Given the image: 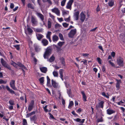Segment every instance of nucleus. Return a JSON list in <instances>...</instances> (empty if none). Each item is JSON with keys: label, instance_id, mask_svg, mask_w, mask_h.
<instances>
[{"label": "nucleus", "instance_id": "f257e3e1", "mask_svg": "<svg viewBox=\"0 0 125 125\" xmlns=\"http://www.w3.org/2000/svg\"><path fill=\"white\" fill-rule=\"evenodd\" d=\"M52 51V49L51 47H48L47 48L43 55L44 58H48L49 56L51 54Z\"/></svg>", "mask_w": 125, "mask_h": 125}, {"label": "nucleus", "instance_id": "f03ea898", "mask_svg": "<svg viewBox=\"0 0 125 125\" xmlns=\"http://www.w3.org/2000/svg\"><path fill=\"white\" fill-rule=\"evenodd\" d=\"M0 61L2 65L4 67L10 70H11V68L10 67L7 63L6 62L3 58H1Z\"/></svg>", "mask_w": 125, "mask_h": 125}, {"label": "nucleus", "instance_id": "7ed1b4c3", "mask_svg": "<svg viewBox=\"0 0 125 125\" xmlns=\"http://www.w3.org/2000/svg\"><path fill=\"white\" fill-rule=\"evenodd\" d=\"M76 33V29H72L68 34V37L71 38H73Z\"/></svg>", "mask_w": 125, "mask_h": 125}, {"label": "nucleus", "instance_id": "20e7f679", "mask_svg": "<svg viewBox=\"0 0 125 125\" xmlns=\"http://www.w3.org/2000/svg\"><path fill=\"white\" fill-rule=\"evenodd\" d=\"M73 1V0H69L67 3L66 7V8L71 10L72 9V6Z\"/></svg>", "mask_w": 125, "mask_h": 125}, {"label": "nucleus", "instance_id": "39448f33", "mask_svg": "<svg viewBox=\"0 0 125 125\" xmlns=\"http://www.w3.org/2000/svg\"><path fill=\"white\" fill-rule=\"evenodd\" d=\"M117 62L119 66H123V60L121 57H118L117 59Z\"/></svg>", "mask_w": 125, "mask_h": 125}, {"label": "nucleus", "instance_id": "423d86ee", "mask_svg": "<svg viewBox=\"0 0 125 125\" xmlns=\"http://www.w3.org/2000/svg\"><path fill=\"white\" fill-rule=\"evenodd\" d=\"M36 14L37 16L40 19L41 21L43 22V24L44 25L45 24V22L44 21V15L41 13L37 12L36 13Z\"/></svg>", "mask_w": 125, "mask_h": 125}, {"label": "nucleus", "instance_id": "0eeeda50", "mask_svg": "<svg viewBox=\"0 0 125 125\" xmlns=\"http://www.w3.org/2000/svg\"><path fill=\"white\" fill-rule=\"evenodd\" d=\"M31 21L32 24L33 26H36L38 24V21L36 18L32 16L31 18Z\"/></svg>", "mask_w": 125, "mask_h": 125}, {"label": "nucleus", "instance_id": "6e6552de", "mask_svg": "<svg viewBox=\"0 0 125 125\" xmlns=\"http://www.w3.org/2000/svg\"><path fill=\"white\" fill-rule=\"evenodd\" d=\"M15 81L13 80H11L10 84V87L14 90H17V88L15 87Z\"/></svg>", "mask_w": 125, "mask_h": 125}, {"label": "nucleus", "instance_id": "1a4fd4ad", "mask_svg": "<svg viewBox=\"0 0 125 125\" xmlns=\"http://www.w3.org/2000/svg\"><path fill=\"white\" fill-rule=\"evenodd\" d=\"M80 20L82 22H83L85 18V15L83 12H82L80 14Z\"/></svg>", "mask_w": 125, "mask_h": 125}, {"label": "nucleus", "instance_id": "9d476101", "mask_svg": "<svg viewBox=\"0 0 125 125\" xmlns=\"http://www.w3.org/2000/svg\"><path fill=\"white\" fill-rule=\"evenodd\" d=\"M79 14L78 11L74 13L73 17L75 20L77 21L78 20Z\"/></svg>", "mask_w": 125, "mask_h": 125}, {"label": "nucleus", "instance_id": "9b49d317", "mask_svg": "<svg viewBox=\"0 0 125 125\" xmlns=\"http://www.w3.org/2000/svg\"><path fill=\"white\" fill-rule=\"evenodd\" d=\"M52 12L55 13L57 15L59 16L60 15V12L58 8H54L51 10Z\"/></svg>", "mask_w": 125, "mask_h": 125}, {"label": "nucleus", "instance_id": "f8f14e48", "mask_svg": "<svg viewBox=\"0 0 125 125\" xmlns=\"http://www.w3.org/2000/svg\"><path fill=\"white\" fill-rule=\"evenodd\" d=\"M104 102L103 101H101L98 103V105H97L96 107V109H98V108L100 107L101 108H103L104 107Z\"/></svg>", "mask_w": 125, "mask_h": 125}, {"label": "nucleus", "instance_id": "ddd939ff", "mask_svg": "<svg viewBox=\"0 0 125 125\" xmlns=\"http://www.w3.org/2000/svg\"><path fill=\"white\" fill-rule=\"evenodd\" d=\"M43 109L46 112H50L51 110L50 106L49 105H45L43 107Z\"/></svg>", "mask_w": 125, "mask_h": 125}, {"label": "nucleus", "instance_id": "4468645a", "mask_svg": "<svg viewBox=\"0 0 125 125\" xmlns=\"http://www.w3.org/2000/svg\"><path fill=\"white\" fill-rule=\"evenodd\" d=\"M52 86L55 88H56L58 87V83L56 82L53 79L52 80Z\"/></svg>", "mask_w": 125, "mask_h": 125}, {"label": "nucleus", "instance_id": "2eb2a0df", "mask_svg": "<svg viewBox=\"0 0 125 125\" xmlns=\"http://www.w3.org/2000/svg\"><path fill=\"white\" fill-rule=\"evenodd\" d=\"M34 104V102L33 101H32L28 106V110L29 111H31L32 109L33 108Z\"/></svg>", "mask_w": 125, "mask_h": 125}, {"label": "nucleus", "instance_id": "dca6fc26", "mask_svg": "<svg viewBox=\"0 0 125 125\" xmlns=\"http://www.w3.org/2000/svg\"><path fill=\"white\" fill-rule=\"evenodd\" d=\"M117 83L116 84V87L117 88V90H118L119 89L120 85V83H121V80H116Z\"/></svg>", "mask_w": 125, "mask_h": 125}, {"label": "nucleus", "instance_id": "f3484780", "mask_svg": "<svg viewBox=\"0 0 125 125\" xmlns=\"http://www.w3.org/2000/svg\"><path fill=\"white\" fill-rule=\"evenodd\" d=\"M107 113L109 115H111L112 114L115 113V111L112 110L110 108H109L106 110Z\"/></svg>", "mask_w": 125, "mask_h": 125}, {"label": "nucleus", "instance_id": "a211bd4d", "mask_svg": "<svg viewBox=\"0 0 125 125\" xmlns=\"http://www.w3.org/2000/svg\"><path fill=\"white\" fill-rule=\"evenodd\" d=\"M41 42L44 46H46L48 44V41L45 39H44L42 40Z\"/></svg>", "mask_w": 125, "mask_h": 125}, {"label": "nucleus", "instance_id": "6ab92c4d", "mask_svg": "<svg viewBox=\"0 0 125 125\" xmlns=\"http://www.w3.org/2000/svg\"><path fill=\"white\" fill-rule=\"evenodd\" d=\"M73 120L77 122H79L80 123L82 124L84 123L85 120V119H81L79 118L74 119Z\"/></svg>", "mask_w": 125, "mask_h": 125}, {"label": "nucleus", "instance_id": "aec40b11", "mask_svg": "<svg viewBox=\"0 0 125 125\" xmlns=\"http://www.w3.org/2000/svg\"><path fill=\"white\" fill-rule=\"evenodd\" d=\"M52 34L51 32L50 31H48L47 32V34H46V38L49 40L50 42H52V40L51 38V34Z\"/></svg>", "mask_w": 125, "mask_h": 125}, {"label": "nucleus", "instance_id": "412c9836", "mask_svg": "<svg viewBox=\"0 0 125 125\" xmlns=\"http://www.w3.org/2000/svg\"><path fill=\"white\" fill-rule=\"evenodd\" d=\"M6 88L7 91L9 92L10 93L12 94H15V92L12 89H10L8 86H6Z\"/></svg>", "mask_w": 125, "mask_h": 125}, {"label": "nucleus", "instance_id": "4be33fe9", "mask_svg": "<svg viewBox=\"0 0 125 125\" xmlns=\"http://www.w3.org/2000/svg\"><path fill=\"white\" fill-rule=\"evenodd\" d=\"M40 69L42 72L45 73L47 71V68L45 67H41L40 68Z\"/></svg>", "mask_w": 125, "mask_h": 125}, {"label": "nucleus", "instance_id": "5701e85b", "mask_svg": "<svg viewBox=\"0 0 125 125\" xmlns=\"http://www.w3.org/2000/svg\"><path fill=\"white\" fill-rule=\"evenodd\" d=\"M36 36L37 39L39 40H41L43 37V35L39 33L37 34Z\"/></svg>", "mask_w": 125, "mask_h": 125}, {"label": "nucleus", "instance_id": "b1692460", "mask_svg": "<svg viewBox=\"0 0 125 125\" xmlns=\"http://www.w3.org/2000/svg\"><path fill=\"white\" fill-rule=\"evenodd\" d=\"M52 39L53 42H55L58 40L59 38L56 35H55L53 36Z\"/></svg>", "mask_w": 125, "mask_h": 125}, {"label": "nucleus", "instance_id": "393cba45", "mask_svg": "<svg viewBox=\"0 0 125 125\" xmlns=\"http://www.w3.org/2000/svg\"><path fill=\"white\" fill-rule=\"evenodd\" d=\"M52 25V20L50 19H48V28H51Z\"/></svg>", "mask_w": 125, "mask_h": 125}, {"label": "nucleus", "instance_id": "a878e982", "mask_svg": "<svg viewBox=\"0 0 125 125\" xmlns=\"http://www.w3.org/2000/svg\"><path fill=\"white\" fill-rule=\"evenodd\" d=\"M81 93L83 96V100L84 102H86L87 101L86 97L85 94L84 92L83 91L81 92Z\"/></svg>", "mask_w": 125, "mask_h": 125}, {"label": "nucleus", "instance_id": "bb28decb", "mask_svg": "<svg viewBox=\"0 0 125 125\" xmlns=\"http://www.w3.org/2000/svg\"><path fill=\"white\" fill-rule=\"evenodd\" d=\"M47 85L48 86H51L50 83V79L48 76H47Z\"/></svg>", "mask_w": 125, "mask_h": 125}, {"label": "nucleus", "instance_id": "cd10ccee", "mask_svg": "<svg viewBox=\"0 0 125 125\" xmlns=\"http://www.w3.org/2000/svg\"><path fill=\"white\" fill-rule=\"evenodd\" d=\"M42 1L44 3L47 2L49 5H51L52 4L51 0H42Z\"/></svg>", "mask_w": 125, "mask_h": 125}, {"label": "nucleus", "instance_id": "c85d7f7f", "mask_svg": "<svg viewBox=\"0 0 125 125\" xmlns=\"http://www.w3.org/2000/svg\"><path fill=\"white\" fill-rule=\"evenodd\" d=\"M34 48L36 52H38L40 51L41 49L40 47L38 45H34Z\"/></svg>", "mask_w": 125, "mask_h": 125}, {"label": "nucleus", "instance_id": "c756f323", "mask_svg": "<svg viewBox=\"0 0 125 125\" xmlns=\"http://www.w3.org/2000/svg\"><path fill=\"white\" fill-rule=\"evenodd\" d=\"M17 65L20 67L22 68L25 69L26 67L22 64L20 62H18L17 63Z\"/></svg>", "mask_w": 125, "mask_h": 125}, {"label": "nucleus", "instance_id": "7c9ffc66", "mask_svg": "<svg viewBox=\"0 0 125 125\" xmlns=\"http://www.w3.org/2000/svg\"><path fill=\"white\" fill-rule=\"evenodd\" d=\"M55 59V58L53 55H52L50 58L48 59V61L50 62H52L54 61Z\"/></svg>", "mask_w": 125, "mask_h": 125}, {"label": "nucleus", "instance_id": "2f4dec72", "mask_svg": "<svg viewBox=\"0 0 125 125\" xmlns=\"http://www.w3.org/2000/svg\"><path fill=\"white\" fill-rule=\"evenodd\" d=\"M35 111L32 112L30 113L27 114L26 115V117L28 118L32 115L35 114Z\"/></svg>", "mask_w": 125, "mask_h": 125}, {"label": "nucleus", "instance_id": "473e14b6", "mask_svg": "<svg viewBox=\"0 0 125 125\" xmlns=\"http://www.w3.org/2000/svg\"><path fill=\"white\" fill-rule=\"evenodd\" d=\"M114 2L112 0L108 2V4L110 7H112L114 5Z\"/></svg>", "mask_w": 125, "mask_h": 125}, {"label": "nucleus", "instance_id": "72a5a7b5", "mask_svg": "<svg viewBox=\"0 0 125 125\" xmlns=\"http://www.w3.org/2000/svg\"><path fill=\"white\" fill-rule=\"evenodd\" d=\"M44 77H42L39 79V80L41 84H43L44 83Z\"/></svg>", "mask_w": 125, "mask_h": 125}, {"label": "nucleus", "instance_id": "f704fd0d", "mask_svg": "<svg viewBox=\"0 0 125 125\" xmlns=\"http://www.w3.org/2000/svg\"><path fill=\"white\" fill-rule=\"evenodd\" d=\"M60 60L62 64H63V66H65V60L64 58L63 57H62L60 59Z\"/></svg>", "mask_w": 125, "mask_h": 125}, {"label": "nucleus", "instance_id": "c9c22d12", "mask_svg": "<svg viewBox=\"0 0 125 125\" xmlns=\"http://www.w3.org/2000/svg\"><path fill=\"white\" fill-rule=\"evenodd\" d=\"M74 103L73 101H71L70 102L68 106V108L69 109H70L72 107Z\"/></svg>", "mask_w": 125, "mask_h": 125}, {"label": "nucleus", "instance_id": "e433bc0d", "mask_svg": "<svg viewBox=\"0 0 125 125\" xmlns=\"http://www.w3.org/2000/svg\"><path fill=\"white\" fill-rule=\"evenodd\" d=\"M52 74L54 77H58V73L57 71H54L52 72Z\"/></svg>", "mask_w": 125, "mask_h": 125}, {"label": "nucleus", "instance_id": "4c0bfd02", "mask_svg": "<svg viewBox=\"0 0 125 125\" xmlns=\"http://www.w3.org/2000/svg\"><path fill=\"white\" fill-rule=\"evenodd\" d=\"M30 118L31 121H35L36 119V115H34L33 116L30 117Z\"/></svg>", "mask_w": 125, "mask_h": 125}, {"label": "nucleus", "instance_id": "58836bf2", "mask_svg": "<svg viewBox=\"0 0 125 125\" xmlns=\"http://www.w3.org/2000/svg\"><path fill=\"white\" fill-rule=\"evenodd\" d=\"M27 6L28 8H30L31 9H34V7L30 3H29L28 4Z\"/></svg>", "mask_w": 125, "mask_h": 125}, {"label": "nucleus", "instance_id": "ea45409f", "mask_svg": "<svg viewBox=\"0 0 125 125\" xmlns=\"http://www.w3.org/2000/svg\"><path fill=\"white\" fill-rule=\"evenodd\" d=\"M64 72V70L63 69H60L59 71L60 76H63V73Z\"/></svg>", "mask_w": 125, "mask_h": 125}, {"label": "nucleus", "instance_id": "a19ab883", "mask_svg": "<svg viewBox=\"0 0 125 125\" xmlns=\"http://www.w3.org/2000/svg\"><path fill=\"white\" fill-rule=\"evenodd\" d=\"M67 0H63L61 2V5L62 6H64Z\"/></svg>", "mask_w": 125, "mask_h": 125}, {"label": "nucleus", "instance_id": "79ce46f5", "mask_svg": "<svg viewBox=\"0 0 125 125\" xmlns=\"http://www.w3.org/2000/svg\"><path fill=\"white\" fill-rule=\"evenodd\" d=\"M34 30L36 32H42V29H40L39 28H37L35 29V30Z\"/></svg>", "mask_w": 125, "mask_h": 125}, {"label": "nucleus", "instance_id": "37998d69", "mask_svg": "<svg viewBox=\"0 0 125 125\" xmlns=\"http://www.w3.org/2000/svg\"><path fill=\"white\" fill-rule=\"evenodd\" d=\"M9 104L11 105H14V101L13 100H9Z\"/></svg>", "mask_w": 125, "mask_h": 125}, {"label": "nucleus", "instance_id": "c03bdc74", "mask_svg": "<svg viewBox=\"0 0 125 125\" xmlns=\"http://www.w3.org/2000/svg\"><path fill=\"white\" fill-rule=\"evenodd\" d=\"M6 81H4L3 80L1 79L0 80V84H6L7 83Z\"/></svg>", "mask_w": 125, "mask_h": 125}, {"label": "nucleus", "instance_id": "a18cd8bd", "mask_svg": "<svg viewBox=\"0 0 125 125\" xmlns=\"http://www.w3.org/2000/svg\"><path fill=\"white\" fill-rule=\"evenodd\" d=\"M20 45H14L13 46L15 47L17 50H19L20 49Z\"/></svg>", "mask_w": 125, "mask_h": 125}, {"label": "nucleus", "instance_id": "49530a36", "mask_svg": "<svg viewBox=\"0 0 125 125\" xmlns=\"http://www.w3.org/2000/svg\"><path fill=\"white\" fill-rule=\"evenodd\" d=\"M27 29L29 32L30 33H32L33 32L32 30L30 27H28L27 28Z\"/></svg>", "mask_w": 125, "mask_h": 125}, {"label": "nucleus", "instance_id": "de8ad7c7", "mask_svg": "<svg viewBox=\"0 0 125 125\" xmlns=\"http://www.w3.org/2000/svg\"><path fill=\"white\" fill-rule=\"evenodd\" d=\"M108 62H109L110 64L113 67H115V64L112 62L111 61L109 60Z\"/></svg>", "mask_w": 125, "mask_h": 125}, {"label": "nucleus", "instance_id": "09e8293b", "mask_svg": "<svg viewBox=\"0 0 125 125\" xmlns=\"http://www.w3.org/2000/svg\"><path fill=\"white\" fill-rule=\"evenodd\" d=\"M64 42H60L58 43V46L60 47H61L62 45L64 44Z\"/></svg>", "mask_w": 125, "mask_h": 125}, {"label": "nucleus", "instance_id": "8fccbe9b", "mask_svg": "<svg viewBox=\"0 0 125 125\" xmlns=\"http://www.w3.org/2000/svg\"><path fill=\"white\" fill-rule=\"evenodd\" d=\"M11 64L13 65L14 67L17 68V65H18L17 63V64L15 62H12L11 63Z\"/></svg>", "mask_w": 125, "mask_h": 125}, {"label": "nucleus", "instance_id": "3c124183", "mask_svg": "<svg viewBox=\"0 0 125 125\" xmlns=\"http://www.w3.org/2000/svg\"><path fill=\"white\" fill-rule=\"evenodd\" d=\"M22 124L23 125H27V121L26 119H23Z\"/></svg>", "mask_w": 125, "mask_h": 125}, {"label": "nucleus", "instance_id": "603ef678", "mask_svg": "<svg viewBox=\"0 0 125 125\" xmlns=\"http://www.w3.org/2000/svg\"><path fill=\"white\" fill-rule=\"evenodd\" d=\"M59 36L61 40L62 41L64 40V39L63 38V35L61 34L60 33H59Z\"/></svg>", "mask_w": 125, "mask_h": 125}, {"label": "nucleus", "instance_id": "864d4df0", "mask_svg": "<svg viewBox=\"0 0 125 125\" xmlns=\"http://www.w3.org/2000/svg\"><path fill=\"white\" fill-rule=\"evenodd\" d=\"M97 61L100 64H102L101 60L100 58L99 57L97 58Z\"/></svg>", "mask_w": 125, "mask_h": 125}, {"label": "nucleus", "instance_id": "5fc2aeb1", "mask_svg": "<svg viewBox=\"0 0 125 125\" xmlns=\"http://www.w3.org/2000/svg\"><path fill=\"white\" fill-rule=\"evenodd\" d=\"M102 95L104 96L105 97H106V98H109V97L107 95H106L105 94V93L104 92H103L102 93Z\"/></svg>", "mask_w": 125, "mask_h": 125}, {"label": "nucleus", "instance_id": "6e6d98bb", "mask_svg": "<svg viewBox=\"0 0 125 125\" xmlns=\"http://www.w3.org/2000/svg\"><path fill=\"white\" fill-rule=\"evenodd\" d=\"M124 103V102L122 101V100H121L120 101L117 103V104L118 105H121L122 106H124V105L123 104H121Z\"/></svg>", "mask_w": 125, "mask_h": 125}, {"label": "nucleus", "instance_id": "4d7b16f0", "mask_svg": "<svg viewBox=\"0 0 125 125\" xmlns=\"http://www.w3.org/2000/svg\"><path fill=\"white\" fill-rule=\"evenodd\" d=\"M103 121L102 117H101L100 118L98 119L97 120V121L98 123H99L100 122H102Z\"/></svg>", "mask_w": 125, "mask_h": 125}, {"label": "nucleus", "instance_id": "13d9d810", "mask_svg": "<svg viewBox=\"0 0 125 125\" xmlns=\"http://www.w3.org/2000/svg\"><path fill=\"white\" fill-rule=\"evenodd\" d=\"M63 26L65 27H67L68 25L69 24L67 23H64L62 24Z\"/></svg>", "mask_w": 125, "mask_h": 125}, {"label": "nucleus", "instance_id": "bf43d9fd", "mask_svg": "<svg viewBox=\"0 0 125 125\" xmlns=\"http://www.w3.org/2000/svg\"><path fill=\"white\" fill-rule=\"evenodd\" d=\"M50 16L52 18V19H54V17L50 13H49Z\"/></svg>", "mask_w": 125, "mask_h": 125}, {"label": "nucleus", "instance_id": "052dcab7", "mask_svg": "<svg viewBox=\"0 0 125 125\" xmlns=\"http://www.w3.org/2000/svg\"><path fill=\"white\" fill-rule=\"evenodd\" d=\"M49 115H50V117L52 119H54L55 120L56 119L54 118L53 116L52 115L51 113H49Z\"/></svg>", "mask_w": 125, "mask_h": 125}, {"label": "nucleus", "instance_id": "680f3d73", "mask_svg": "<svg viewBox=\"0 0 125 125\" xmlns=\"http://www.w3.org/2000/svg\"><path fill=\"white\" fill-rule=\"evenodd\" d=\"M72 114L73 115H74L75 116H78V115L75 113L74 111H73L72 112Z\"/></svg>", "mask_w": 125, "mask_h": 125}, {"label": "nucleus", "instance_id": "e2e57ef3", "mask_svg": "<svg viewBox=\"0 0 125 125\" xmlns=\"http://www.w3.org/2000/svg\"><path fill=\"white\" fill-rule=\"evenodd\" d=\"M14 7V5L13 3H11L10 4V8L11 9H12Z\"/></svg>", "mask_w": 125, "mask_h": 125}, {"label": "nucleus", "instance_id": "0e129e2a", "mask_svg": "<svg viewBox=\"0 0 125 125\" xmlns=\"http://www.w3.org/2000/svg\"><path fill=\"white\" fill-rule=\"evenodd\" d=\"M89 54L87 53H83L82 55L83 56L86 57H88L89 55Z\"/></svg>", "mask_w": 125, "mask_h": 125}, {"label": "nucleus", "instance_id": "69168bd1", "mask_svg": "<svg viewBox=\"0 0 125 125\" xmlns=\"http://www.w3.org/2000/svg\"><path fill=\"white\" fill-rule=\"evenodd\" d=\"M111 55L113 57H114L115 55V53L114 52H111Z\"/></svg>", "mask_w": 125, "mask_h": 125}, {"label": "nucleus", "instance_id": "338daca9", "mask_svg": "<svg viewBox=\"0 0 125 125\" xmlns=\"http://www.w3.org/2000/svg\"><path fill=\"white\" fill-rule=\"evenodd\" d=\"M83 63L85 65H86L87 67V60H84V61Z\"/></svg>", "mask_w": 125, "mask_h": 125}, {"label": "nucleus", "instance_id": "774afa93", "mask_svg": "<svg viewBox=\"0 0 125 125\" xmlns=\"http://www.w3.org/2000/svg\"><path fill=\"white\" fill-rule=\"evenodd\" d=\"M60 25L58 24H56L55 25V28H58L59 27H60Z\"/></svg>", "mask_w": 125, "mask_h": 125}]
</instances>
